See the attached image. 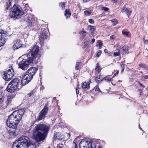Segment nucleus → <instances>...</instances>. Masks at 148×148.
<instances>
[{
	"instance_id": "1",
	"label": "nucleus",
	"mask_w": 148,
	"mask_h": 148,
	"mask_svg": "<svg viewBox=\"0 0 148 148\" xmlns=\"http://www.w3.org/2000/svg\"><path fill=\"white\" fill-rule=\"evenodd\" d=\"M39 51V47L35 46L29 51L27 54V59H23L18 64L19 68L23 70L27 69L29 65L36 64L38 62L37 57Z\"/></svg>"
},
{
	"instance_id": "2",
	"label": "nucleus",
	"mask_w": 148,
	"mask_h": 148,
	"mask_svg": "<svg viewBox=\"0 0 148 148\" xmlns=\"http://www.w3.org/2000/svg\"><path fill=\"white\" fill-rule=\"evenodd\" d=\"M50 129V127L46 124L39 123L33 130V137L38 142L44 140L46 138Z\"/></svg>"
},
{
	"instance_id": "3",
	"label": "nucleus",
	"mask_w": 148,
	"mask_h": 148,
	"mask_svg": "<svg viewBox=\"0 0 148 148\" xmlns=\"http://www.w3.org/2000/svg\"><path fill=\"white\" fill-rule=\"evenodd\" d=\"M23 109L14 111L9 116L6 122L8 125L13 128L17 127L24 113Z\"/></svg>"
},
{
	"instance_id": "4",
	"label": "nucleus",
	"mask_w": 148,
	"mask_h": 148,
	"mask_svg": "<svg viewBox=\"0 0 148 148\" xmlns=\"http://www.w3.org/2000/svg\"><path fill=\"white\" fill-rule=\"evenodd\" d=\"M37 70V68L32 67L29 68L26 71L21 80L22 84L23 86L27 84L31 80Z\"/></svg>"
},
{
	"instance_id": "5",
	"label": "nucleus",
	"mask_w": 148,
	"mask_h": 148,
	"mask_svg": "<svg viewBox=\"0 0 148 148\" xmlns=\"http://www.w3.org/2000/svg\"><path fill=\"white\" fill-rule=\"evenodd\" d=\"M29 140L27 136L21 137L14 143L12 148H25L30 143Z\"/></svg>"
},
{
	"instance_id": "6",
	"label": "nucleus",
	"mask_w": 148,
	"mask_h": 148,
	"mask_svg": "<svg viewBox=\"0 0 148 148\" xmlns=\"http://www.w3.org/2000/svg\"><path fill=\"white\" fill-rule=\"evenodd\" d=\"M23 14L21 7L19 5L14 4L11 8L9 16L11 18L15 19L21 18Z\"/></svg>"
},
{
	"instance_id": "7",
	"label": "nucleus",
	"mask_w": 148,
	"mask_h": 148,
	"mask_svg": "<svg viewBox=\"0 0 148 148\" xmlns=\"http://www.w3.org/2000/svg\"><path fill=\"white\" fill-rule=\"evenodd\" d=\"M14 72L13 68L11 67L5 71L3 74V79L6 81H9L13 77Z\"/></svg>"
},
{
	"instance_id": "8",
	"label": "nucleus",
	"mask_w": 148,
	"mask_h": 148,
	"mask_svg": "<svg viewBox=\"0 0 148 148\" xmlns=\"http://www.w3.org/2000/svg\"><path fill=\"white\" fill-rule=\"evenodd\" d=\"M95 145L91 142L82 140L79 144V148H96Z\"/></svg>"
},
{
	"instance_id": "9",
	"label": "nucleus",
	"mask_w": 148,
	"mask_h": 148,
	"mask_svg": "<svg viewBox=\"0 0 148 148\" xmlns=\"http://www.w3.org/2000/svg\"><path fill=\"white\" fill-rule=\"evenodd\" d=\"M7 36V32L6 31L0 30V47L4 44L7 39L5 38Z\"/></svg>"
},
{
	"instance_id": "10",
	"label": "nucleus",
	"mask_w": 148,
	"mask_h": 148,
	"mask_svg": "<svg viewBox=\"0 0 148 148\" xmlns=\"http://www.w3.org/2000/svg\"><path fill=\"white\" fill-rule=\"evenodd\" d=\"M25 21L27 23V26L31 27L33 25L35 20L33 16L30 14H27L25 18Z\"/></svg>"
},
{
	"instance_id": "11",
	"label": "nucleus",
	"mask_w": 148,
	"mask_h": 148,
	"mask_svg": "<svg viewBox=\"0 0 148 148\" xmlns=\"http://www.w3.org/2000/svg\"><path fill=\"white\" fill-rule=\"evenodd\" d=\"M10 82L13 84V86H16L17 88L20 89L21 88L22 86H23L22 84L20 82V80L17 78H15L12 80Z\"/></svg>"
},
{
	"instance_id": "12",
	"label": "nucleus",
	"mask_w": 148,
	"mask_h": 148,
	"mask_svg": "<svg viewBox=\"0 0 148 148\" xmlns=\"http://www.w3.org/2000/svg\"><path fill=\"white\" fill-rule=\"evenodd\" d=\"M46 109L45 108L43 109L39 113L37 117L36 120L39 121L45 118V116L46 115L48 112H47ZM47 109H46L47 110Z\"/></svg>"
},
{
	"instance_id": "13",
	"label": "nucleus",
	"mask_w": 148,
	"mask_h": 148,
	"mask_svg": "<svg viewBox=\"0 0 148 148\" xmlns=\"http://www.w3.org/2000/svg\"><path fill=\"white\" fill-rule=\"evenodd\" d=\"M47 33L44 30L41 32L39 35V38L40 42H43L46 39L48 36Z\"/></svg>"
},
{
	"instance_id": "14",
	"label": "nucleus",
	"mask_w": 148,
	"mask_h": 148,
	"mask_svg": "<svg viewBox=\"0 0 148 148\" xmlns=\"http://www.w3.org/2000/svg\"><path fill=\"white\" fill-rule=\"evenodd\" d=\"M13 48L14 49L20 48L23 45L21 41L19 39L16 40L14 41Z\"/></svg>"
},
{
	"instance_id": "15",
	"label": "nucleus",
	"mask_w": 148,
	"mask_h": 148,
	"mask_svg": "<svg viewBox=\"0 0 148 148\" xmlns=\"http://www.w3.org/2000/svg\"><path fill=\"white\" fill-rule=\"evenodd\" d=\"M16 88V86H13L12 84L10 82L8 84L6 89L8 92H13Z\"/></svg>"
},
{
	"instance_id": "16",
	"label": "nucleus",
	"mask_w": 148,
	"mask_h": 148,
	"mask_svg": "<svg viewBox=\"0 0 148 148\" xmlns=\"http://www.w3.org/2000/svg\"><path fill=\"white\" fill-rule=\"evenodd\" d=\"M7 125L10 128L9 129L8 131V132L10 135H13L14 134L16 135L15 130L16 129L17 127L13 128L12 127L9 126V125L7 123Z\"/></svg>"
},
{
	"instance_id": "17",
	"label": "nucleus",
	"mask_w": 148,
	"mask_h": 148,
	"mask_svg": "<svg viewBox=\"0 0 148 148\" xmlns=\"http://www.w3.org/2000/svg\"><path fill=\"white\" fill-rule=\"evenodd\" d=\"M129 47L127 46L124 45L121 48V53L123 55L127 53H128L129 52L127 53V52L129 50Z\"/></svg>"
},
{
	"instance_id": "18",
	"label": "nucleus",
	"mask_w": 148,
	"mask_h": 148,
	"mask_svg": "<svg viewBox=\"0 0 148 148\" xmlns=\"http://www.w3.org/2000/svg\"><path fill=\"white\" fill-rule=\"evenodd\" d=\"M53 139L54 140L56 139L62 140L61 134L60 133L56 132L54 134V136L53 137Z\"/></svg>"
},
{
	"instance_id": "19",
	"label": "nucleus",
	"mask_w": 148,
	"mask_h": 148,
	"mask_svg": "<svg viewBox=\"0 0 148 148\" xmlns=\"http://www.w3.org/2000/svg\"><path fill=\"white\" fill-rule=\"evenodd\" d=\"M121 12H125L126 13L129 17V16L130 15L132 12V11L130 10L129 9H128L125 7H124L121 10Z\"/></svg>"
},
{
	"instance_id": "20",
	"label": "nucleus",
	"mask_w": 148,
	"mask_h": 148,
	"mask_svg": "<svg viewBox=\"0 0 148 148\" xmlns=\"http://www.w3.org/2000/svg\"><path fill=\"white\" fill-rule=\"evenodd\" d=\"M104 79V77L101 75L97 76L95 78V80L98 83H100Z\"/></svg>"
},
{
	"instance_id": "21",
	"label": "nucleus",
	"mask_w": 148,
	"mask_h": 148,
	"mask_svg": "<svg viewBox=\"0 0 148 148\" xmlns=\"http://www.w3.org/2000/svg\"><path fill=\"white\" fill-rule=\"evenodd\" d=\"M71 14L69 12V9H66L65 11L64 15L66 18L69 17L70 16Z\"/></svg>"
},
{
	"instance_id": "22",
	"label": "nucleus",
	"mask_w": 148,
	"mask_h": 148,
	"mask_svg": "<svg viewBox=\"0 0 148 148\" xmlns=\"http://www.w3.org/2000/svg\"><path fill=\"white\" fill-rule=\"evenodd\" d=\"M11 2L10 0L8 1L6 3V8H5V11L8 10L9 7H10L11 5Z\"/></svg>"
},
{
	"instance_id": "23",
	"label": "nucleus",
	"mask_w": 148,
	"mask_h": 148,
	"mask_svg": "<svg viewBox=\"0 0 148 148\" xmlns=\"http://www.w3.org/2000/svg\"><path fill=\"white\" fill-rule=\"evenodd\" d=\"M25 148H36V146L34 144L30 143Z\"/></svg>"
},
{
	"instance_id": "24",
	"label": "nucleus",
	"mask_w": 148,
	"mask_h": 148,
	"mask_svg": "<svg viewBox=\"0 0 148 148\" xmlns=\"http://www.w3.org/2000/svg\"><path fill=\"white\" fill-rule=\"evenodd\" d=\"M10 97L11 96H8L7 97L6 103L7 105L10 104L12 101V99Z\"/></svg>"
},
{
	"instance_id": "25",
	"label": "nucleus",
	"mask_w": 148,
	"mask_h": 148,
	"mask_svg": "<svg viewBox=\"0 0 148 148\" xmlns=\"http://www.w3.org/2000/svg\"><path fill=\"white\" fill-rule=\"evenodd\" d=\"M88 28L89 29V30L91 32H93L95 31V28L94 26H92L91 25H88Z\"/></svg>"
},
{
	"instance_id": "26",
	"label": "nucleus",
	"mask_w": 148,
	"mask_h": 148,
	"mask_svg": "<svg viewBox=\"0 0 148 148\" xmlns=\"http://www.w3.org/2000/svg\"><path fill=\"white\" fill-rule=\"evenodd\" d=\"M65 3L63 2H61L59 4V6L62 10H64L65 9Z\"/></svg>"
},
{
	"instance_id": "27",
	"label": "nucleus",
	"mask_w": 148,
	"mask_h": 148,
	"mask_svg": "<svg viewBox=\"0 0 148 148\" xmlns=\"http://www.w3.org/2000/svg\"><path fill=\"white\" fill-rule=\"evenodd\" d=\"M88 87L87 83L86 82H85L83 83L82 85V88H83L85 89Z\"/></svg>"
},
{
	"instance_id": "28",
	"label": "nucleus",
	"mask_w": 148,
	"mask_h": 148,
	"mask_svg": "<svg viewBox=\"0 0 148 148\" xmlns=\"http://www.w3.org/2000/svg\"><path fill=\"white\" fill-rule=\"evenodd\" d=\"M100 67L99 66L98 63H97V65L95 68V70L96 72H99L100 71Z\"/></svg>"
},
{
	"instance_id": "29",
	"label": "nucleus",
	"mask_w": 148,
	"mask_h": 148,
	"mask_svg": "<svg viewBox=\"0 0 148 148\" xmlns=\"http://www.w3.org/2000/svg\"><path fill=\"white\" fill-rule=\"evenodd\" d=\"M80 62H77V63L75 68V69L76 70H78L79 69L80 65Z\"/></svg>"
},
{
	"instance_id": "30",
	"label": "nucleus",
	"mask_w": 148,
	"mask_h": 148,
	"mask_svg": "<svg viewBox=\"0 0 148 148\" xmlns=\"http://www.w3.org/2000/svg\"><path fill=\"white\" fill-rule=\"evenodd\" d=\"M0 136L1 138H0V141L1 142H3L4 140L5 136L4 135L2 134H0Z\"/></svg>"
},
{
	"instance_id": "31",
	"label": "nucleus",
	"mask_w": 148,
	"mask_h": 148,
	"mask_svg": "<svg viewBox=\"0 0 148 148\" xmlns=\"http://www.w3.org/2000/svg\"><path fill=\"white\" fill-rule=\"evenodd\" d=\"M121 72L122 73L125 69V65L123 64L121 65Z\"/></svg>"
},
{
	"instance_id": "32",
	"label": "nucleus",
	"mask_w": 148,
	"mask_h": 148,
	"mask_svg": "<svg viewBox=\"0 0 148 148\" xmlns=\"http://www.w3.org/2000/svg\"><path fill=\"white\" fill-rule=\"evenodd\" d=\"M101 53V50L98 51L97 52V53L96 56L97 57H99Z\"/></svg>"
},
{
	"instance_id": "33",
	"label": "nucleus",
	"mask_w": 148,
	"mask_h": 148,
	"mask_svg": "<svg viewBox=\"0 0 148 148\" xmlns=\"http://www.w3.org/2000/svg\"><path fill=\"white\" fill-rule=\"evenodd\" d=\"M114 56H119L120 55V51L118 52H115L114 53Z\"/></svg>"
},
{
	"instance_id": "34",
	"label": "nucleus",
	"mask_w": 148,
	"mask_h": 148,
	"mask_svg": "<svg viewBox=\"0 0 148 148\" xmlns=\"http://www.w3.org/2000/svg\"><path fill=\"white\" fill-rule=\"evenodd\" d=\"M104 79L106 81H112V78H110L107 77H104Z\"/></svg>"
},
{
	"instance_id": "35",
	"label": "nucleus",
	"mask_w": 148,
	"mask_h": 148,
	"mask_svg": "<svg viewBox=\"0 0 148 148\" xmlns=\"http://www.w3.org/2000/svg\"><path fill=\"white\" fill-rule=\"evenodd\" d=\"M1 96L0 97V106H1V104L3 102L4 99L3 97V95H1Z\"/></svg>"
},
{
	"instance_id": "36",
	"label": "nucleus",
	"mask_w": 148,
	"mask_h": 148,
	"mask_svg": "<svg viewBox=\"0 0 148 148\" xmlns=\"http://www.w3.org/2000/svg\"><path fill=\"white\" fill-rule=\"evenodd\" d=\"M101 9L102 10H103L105 12L109 10L108 8L105 7H102L101 8Z\"/></svg>"
},
{
	"instance_id": "37",
	"label": "nucleus",
	"mask_w": 148,
	"mask_h": 148,
	"mask_svg": "<svg viewBox=\"0 0 148 148\" xmlns=\"http://www.w3.org/2000/svg\"><path fill=\"white\" fill-rule=\"evenodd\" d=\"M35 90H33L31 92L28 94V95L29 97H30L32 95H33L34 93H35Z\"/></svg>"
},
{
	"instance_id": "38",
	"label": "nucleus",
	"mask_w": 148,
	"mask_h": 148,
	"mask_svg": "<svg viewBox=\"0 0 148 148\" xmlns=\"http://www.w3.org/2000/svg\"><path fill=\"white\" fill-rule=\"evenodd\" d=\"M112 22L113 23V25H115L117 23V21L116 20L114 19L113 20H112Z\"/></svg>"
},
{
	"instance_id": "39",
	"label": "nucleus",
	"mask_w": 148,
	"mask_h": 148,
	"mask_svg": "<svg viewBox=\"0 0 148 148\" xmlns=\"http://www.w3.org/2000/svg\"><path fill=\"white\" fill-rule=\"evenodd\" d=\"M48 103H45V106L43 109H45V108L46 109H47V112H48V107H47L48 106Z\"/></svg>"
},
{
	"instance_id": "40",
	"label": "nucleus",
	"mask_w": 148,
	"mask_h": 148,
	"mask_svg": "<svg viewBox=\"0 0 148 148\" xmlns=\"http://www.w3.org/2000/svg\"><path fill=\"white\" fill-rule=\"evenodd\" d=\"M15 96V95L14 93H11L10 95H9L8 96H11V98L12 99Z\"/></svg>"
},
{
	"instance_id": "41",
	"label": "nucleus",
	"mask_w": 148,
	"mask_h": 148,
	"mask_svg": "<svg viewBox=\"0 0 148 148\" xmlns=\"http://www.w3.org/2000/svg\"><path fill=\"white\" fill-rule=\"evenodd\" d=\"M139 66H140L141 67L143 68H146V65L145 64H139Z\"/></svg>"
},
{
	"instance_id": "42",
	"label": "nucleus",
	"mask_w": 148,
	"mask_h": 148,
	"mask_svg": "<svg viewBox=\"0 0 148 148\" xmlns=\"http://www.w3.org/2000/svg\"><path fill=\"white\" fill-rule=\"evenodd\" d=\"M123 34H125L127 36H128L129 35V32H124L123 30L122 32Z\"/></svg>"
},
{
	"instance_id": "43",
	"label": "nucleus",
	"mask_w": 148,
	"mask_h": 148,
	"mask_svg": "<svg viewBox=\"0 0 148 148\" xmlns=\"http://www.w3.org/2000/svg\"><path fill=\"white\" fill-rule=\"evenodd\" d=\"M84 12L86 14L90 15V13L87 10H86L84 11Z\"/></svg>"
},
{
	"instance_id": "44",
	"label": "nucleus",
	"mask_w": 148,
	"mask_h": 148,
	"mask_svg": "<svg viewBox=\"0 0 148 148\" xmlns=\"http://www.w3.org/2000/svg\"><path fill=\"white\" fill-rule=\"evenodd\" d=\"M138 82L139 83V84L141 88H143L145 87V86H144L140 82Z\"/></svg>"
},
{
	"instance_id": "45",
	"label": "nucleus",
	"mask_w": 148,
	"mask_h": 148,
	"mask_svg": "<svg viewBox=\"0 0 148 148\" xmlns=\"http://www.w3.org/2000/svg\"><path fill=\"white\" fill-rule=\"evenodd\" d=\"M95 90L96 91H98L100 92H101V91L100 90L98 86H97L96 87Z\"/></svg>"
},
{
	"instance_id": "46",
	"label": "nucleus",
	"mask_w": 148,
	"mask_h": 148,
	"mask_svg": "<svg viewBox=\"0 0 148 148\" xmlns=\"http://www.w3.org/2000/svg\"><path fill=\"white\" fill-rule=\"evenodd\" d=\"M84 47H86L88 45V42H84Z\"/></svg>"
},
{
	"instance_id": "47",
	"label": "nucleus",
	"mask_w": 148,
	"mask_h": 148,
	"mask_svg": "<svg viewBox=\"0 0 148 148\" xmlns=\"http://www.w3.org/2000/svg\"><path fill=\"white\" fill-rule=\"evenodd\" d=\"M4 94L2 90L0 88V97L1 96V95H3Z\"/></svg>"
},
{
	"instance_id": "48",
	"label": "nucleus",
	"mask_w": 148,
	"mask_h": 148,
	"mask_svg": "<svg viewBox=\"0 0 148 148\" xmlns=\"http://www.w3.org/2000/svg\"><path fill=\"white\" fill-rule=\"evenodd\" d=\"M89 21L90 23H92V24L94 22V20H93L92 19H89Z\"/></svg>"
},
{
	"instance_id": "49",
	"label": "nucleus",
	"mask_w": 148,
	"mask_h": 148,
	"mask_svg": "<svg viewBox=\"0 0 148 148\" xmlns=\"http://www.w3.org/2000/svg\"><path fill=\"white\" fill-rule=\"evenodd\" d=\"M79 88L78 87H77L76 89V92L77 94H78L79 93Z\"/></svg>"
},
{
	"instance_id": "50",
	"label": "nucleus",
	"mask_w": 148,
	"mask_h": 148,
	"mask_svg": "<svg viewBox=\"0 0 148 148\" xmlns=\"http://www.w3.org/2000/svg\"><path fill=\"white\" fill-rule=\"evenodd\" d=\"M143 40L145 42V43L146 44H148V40H146L144 38H143Z\"/></svg>"
},
{
	"instance_id": "51",
	"label": "nucleus",
	"mask_w": 148,
	"mask_h": 148,
	"mask_svg": "<svg viewBox=\"0 0 148 148\" xmlns=\"http://www.w3.org/2000/svg\"><path fill=\"white\" fill-rule=\"evenodd\" d=\"M102 45V43L101 42H98V44L97 45L99 47H101V45Z\"/></svg>"
},
{
	"instance_id": "52",
	"label": "nucleus",
	"mask_w": 148,
	"mask_h": 148,
	"mask_svg": "<svg viewBox=\"0 0 148 148\" xmlns=\"http://www.w3.org/2000/svg\"><path fill=\"white\" fill-rule=\"evenodd\" d=\"M114 38V35H112L110 36V38L111 39H113Z\"/></svg>"
},
{
	"instance_id": "53",
	"label": "nucleus",
	"mask_w": 148,
	"mask_h": 148,
	"mask_svg": "<svg viewBox=\"0 0 148 148\" xmlns=\"http://www.w3.org/2000/svg\"><path fill=\"white\" fill-rule=\"evenodd\" d=\"M95 39H92V41H91V43H92V44L93 43H94L95 42Z\"/></svg>"
},
{
	"instance_id": "54",
	"label": "nucleus",
	"mask_w": 148,
	"mask_h": 148,
	"mask_svg": "<svg viewBox=\"0 0 148 148\" xmlns=\"http://www.w3.org/2000/svg\"><path fill=\"white\" fill-rule=\"evenodd\" d=\"M138 91L140 92V95H141V93L143 92L142 90L141 89H138Z\"/></svg>"
},
{
	"instance_id": "55",
	"label": "nucleus",
	"mask_w": 148,
	"mask_h": 148,
	"mask_svg": "<svg viewBox=\"0 0 148 148\" xmlns=\"http://www.w3.org/2000/svg\"><path fill=\"white\" fill-rule=\"evenodd\" d=\"M111 1L113 3H116L117 2V0H111Z\"/></svg>"
},
{
	"instance_id": "56",
	"label": "nucleus",
	"mask_w": 148,
	"mask_h": 148,
	"mask_svg": "<svg viewBox=\"0 0 148 148\" xmlns=\"http://www.w3.org/2000/svg\"><path fill=\"white\" fill-rule=\"evenodd\" d=\"M57 148H62V146H60L59 145H57Z\"/></svg>"
},
{
	"instance_id": "57",
	"label": "nucleus",
	"mask_w": 148,
	"mask_h": 148,
	"mask_svg": "<svg viewBox=\"0 0 148 148\" xmlns=\"http://www.w3.org/2000/svg\"><path fill=\"white\" fill-rule=\"evenodd\" d=\"M118 73H119V71H118L116 73H115V74H114V75H117L118 74Z\"/></svg>"
},
{
	"instance_id": "58",
	"label": "nucleus",
	"mask_w": 148,
	"mask_h": 148,
	"mask_svg": "<svg viewBox=\"0 0 148 148\" xmlns=\"http://www.w3.org/2000/svg\"><path fill=\"white\" fill-rule=\"evenodd\" d=\"M90 0H83V1L84 2H87Z\"/></svg>"
},
{
	"instance_id": "59",
	"label": "nucleus",
	"mask_w": 148,
	"mask_h": 148,
	"mask_svg": "<svg viewBox=\"0 0 148 148\" xmlns=\"http://www.w3.org/2000/svg\"><path fill=\"white\" fill-rule=\"evenodd\" d=\"M144 78L145 79H147L148 78V76L147 75H146L145 76Z\"/></svg>"
},
{
	"instance_id": "60",
	"label": "nucleus",
	"mask_w": 148,
	"mask_h": 148,
	"mask_svg": "<svg viewBox=\"0 0 148 148\" xmlns=\"http://www.w3.org/2000/svg\"><path fill=\"white\" fill-rule=\"evenodd\" d=\"M104 52L105 53H108V50L107 49H104Z\"/></svg>"
},
{
	"instance_id": "61",
	"label": "nucleus",
	"mask_w": 148,
	"mask_h": 148,
	"mask_svg": "<svg viewBox=\"0 0 148 148\" xmlns=\"http://www.w3.org/2000/svg\"><path fill=\"white\" fill-rule=\"evenodd\" d=\"M75 148H78L77 146L76 143L75 145Z\"/></svg>"
},
{
	"instance_id": "62",
	"label": "nucleus",
	"mask_w": 148,
	"mask_h": 148,
	"mask_svg": "<svg viewBox=\"0 0 148 148\" xmlns=\"http://www.w3.org/2000/svg\"><path fill=\"white\" fill-rule=\"evenodd\" d=\"M139 128L140 130H143L142 129L141 127H140V125L139 124Z\"/></svg>"
},
{
	"instance_id": "63",
	"label": "nucleus",
	"mask_w": 148,
	"mask_h": 148,
	"mask_svg": "<svg viewBox=\"0 0 148 148\" xmlns=\"http://www.w3.org/2000/svg\"><path fill=\"white\" fill-rule=\"evenodd\" d=\"M83 33H86V32L85 31H83Z\"/></svg>"
},
{
	"instance_id": "64",
	"label": "nucleus",
	"mask_w": 148,
	"mask_h": 148,
	"mask_svg": "<svg viewBox=\"0 0 148 148\" xmlns=\"http://www.w3.org/2000/svg\"><path fill=\"white\" fill-rule=\"evenodd\" d=\"M115 76V75H114L112 77V78L114 77Z\"/></svg>"
}]
</instances>
